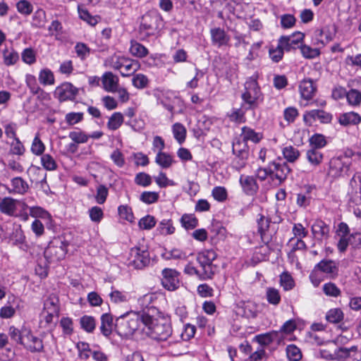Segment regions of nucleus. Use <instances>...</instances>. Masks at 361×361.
I'll use <instances>...</instances> for the list:
<instances>
[{"mask_svg": "<svg viewBox=\"0 0 361 361\" xmlns=\"http://www.w3.org/2000/svg\"><path fill=\"white\" fill-rule=\"evenodd\" d=\"M113 330V317L110 314L105 313L101 317L100 331L102 334L108 337Z\"/></svg>", "mask_w": 361, "mask_h": 361, "instance_id": "nucleus-27", "label": "nucleus"}, {"mask_svg": "<svg viewBox=\"0 0 361 361\" xmlns=\"http://www.w3.org/2000/svg\"><path fill=\"white\" fill-rule=\"evenodd\" d=\"M118 78L111 72H106L102 77L104 89L109 92H116L118 87Z\"/></svg>", "mask_w": 361, "mask_h": 361, "instance_id": "nucleus-22", "label": "nucleus"}, {"mask_svg": "<svg viewBox=\"0 0 361 361\" xmlns=\"http://www.w3.org/2000/svg\"><path fill=\"white\" fill-rule=\"evenodd\" d=\"M159 195L157 192L145 191L141 193L140 200L147 204L155 203L158 201Z\"/></svg>", "mask_w": 361, "mask_h": 361, "instance_id": "nucleus-50", "label": "nucleus"}, {"mask_svg": "<svg viewBox=\"0 0 361 361\" xmlns=\"http://www.w3.org/2000/svg\"><path fill=\"white\" fill-rule=\"evenodd\" d=\"M80 324L82 329L87 333L94 331L96 327L95 319L89 315H84L80 319Z\"/></svg>", "mask_w": 361, "mask_h": 361, "instance_id": "nucleus-40", "label": "nucleus"}, {"mask_svg": "<svg viewBox=\"0 0 361 361\" xmlns=\"http://www.w3.org/2000/svg\"><path fill=\"white\" fill-rule=\"evenodd\" d=\"M11 185L13 192L20 195L25 194L29 188L27 183L20 177L13 178L11 180Z\"/></svg>", "mask_w": 361, "mask_h": 361, "instance_id": "nucleus-38", "label": "nucleus"}, {"mask_svg": "<svg viewBox=\"0 0 361 361\" xmlns=\"http://www.w3.org/2000/svg\"><path fill=\"white\" fill-rule=\"evenodd\" d=\"M88 213L91 221L94 223H99L104 217L103 210L97 206L91 207Z\"/></svg>", "mask_w": 361, "mask_h": 361, "instance_id": "nucleus-62", "label": "nucleus"}, {"mask_svg": "<svg viewBox=\"0 0 361 361\" xmlns=\"http://www.w3.org/2000/svg\"><path fill=\"white\" fill-rule=\"evenodd\" d=\"M326 318L329 322L338 323L343 319V314L338 308L331 309L327 312Z\"/></svg>", "mask_w": 361, "mask_h": 361, "instance_id": "nucleus-54", "label": "nucleus"}, {"mask_svg": "<svg viewBox=\"0 0 361 361\" xmlns=\"http://www.w3.org/2000/svg\"><path fill=\"white\" fill-rule=\"evenodd\" d=\"M118 214L120 217L129 222L134 221V216L133 214L132 209L127 205H121L118 209Z\"/></svg>", "mask_w": 361, "mask_h": 361, "instance_id": "nucleus-61", "label": "nucleus"}, {"mask_svg": "<svg viewBox=\"0 0 361 361\" xmlns=\"http://www.w3.org/2000/svg\"><path fill=\"white\" fill-rule=\"evenodd\" d=\"M241 137H243L241 141L246 142L250 140L255 143L259 142L262 138V135L260 133H256L253 129L247 126L242 128Z\"/></svg>", "mask_w": 361, "mask_h": 361, "instance_id": "nucleus-31", "label": "nucleus"}, {"mask_svg": "<svg viewBox=\"0 0 361 361\" xmlns=\"http://www.w3.org/2000/svg\"><path fill=\"white\" fill-rule=\"evenodd\" d=\"M163 24V19L159 13L152 10L144 14L139 26V35L141 39L154 35Z\"/></svg>", "mask_w": 361, "mask_h": 361, "instance_id": "nucleus-3", "label": "nucleus"}, {"mask_svg": "<svg viewBox=\"0 0 361 361\" xmlns=\"http://www.w3.org/2000/svg\"><path fill=\"white\" fill-rule=\"evenodd\" d=\"M150 263L148 250L142 247H134L130 249L126 264L129 268L142 269Z\"/></svg>", "mask_w": 361, "mask_h": 361, "instance_id": "nucleus-6", "label": "nucleus"}, {"mask_svg": "<svg viewBox=\"0 0 361 361\" xmlns=\"http://www.w3.org/2000/svg\"><path fill=\"white\" fill-rule=\"evenodd\" d=\"M324 294L327 296L337 298L341 295V291L338 286L332 282L326 283L322 287Z\"/></svg>", "mask_w": 361, "mask_h": 361, "instance_id": "nucleus-44", "label": "nucleus"}, {"mask_svg": "<svg viewBox=\"0 0 361 361\" xmlns=\"http://www.w3.org/2000/svg\"><path fill=\"white\" fill-rule=\"evenodd\" d=\"M23 345L32 353L41 352L44 348L42 339L32 335L30 329H28V334L25 337Z\"/></svg>", "mask_w": 361, "mask_h": 361, "instance_id": "nucleus-20", "label": "nucleus"}, {"mask_svg": "<svg viewBox=\"0 0 361 361\" xmlns=\"http://www.w3.org/2000/svg\"><path fill=\"white\" fill-rule=\"evenodd\" d=\"M271 168V178L276 180L278 184L282 183L290 173L291 169L286 162L269 161Z\"/></svg>", "mask_w": 361, "mask_h": 361, "instance_id": "nucleus-10", "label": "nucleus"}, {"mask_svg": "<svg viewBox=\"0 0 361 361\" xmlns=\"http://www.w3.org/2000/svg\"><path fill=\"white\" fill-rule=\"evenodd\" d=\"M69 137L76 144L85 143L89 139V136L81 130L71 132Z\"/></svg>", "mask_w": 361, "mask_h": 361, "instance_id": "nucleus-60", "label": "nucleus"}, {"mask_svg": "<svg viewBox=\"0 0 361 361\" xmlns=\"http://www.w3.org/2000/svg\"><path fill=\"white\" fill-rule=\"evenodd\" d=\"M332 116L329 112L320 109H314L306 111L303 115L304 121L312 123L313 121H319L322 123H329L331 121Z\"/></svg>", "mask_w": 361, "mask_h": 361, "instance_id": "nucleus-17", "label": "nucleus"}, {"mask_svg": "<svg viewBox=\"0 0 361 361\" xmlns=\"http://www.w3.org/2000/svg\"><path fill=\"white\" fill-rule=\"evenodd\" d=\"M357 178L360 182L358 188L359 190L356 189L355 191V194L351 195L350 199L351 201L354 202L355 204H361V173H357V175H355L350 180V184L352 186V188H354V184L357 185Z\"/></svg>", "mask_w": 361, "mask_h": 361, "instance_id": "nucleus-41", "label": "nucleus"}, {"mask_svg": "<svg viewBox=\"0 0 361 361\" xmlns=\"http://www.w3.org/2000/svg\"><path fill=\"white\" fill-rule=\"evenodd\" d=\"M172 132L174 138L179 144H182L185 140L186 128L183 124L180 123H174L172 126Z\"/></svg>", "mask_w": 361, "mask_h": 361, "instance_id": "nucleus-37", "label": "nucleus"}, {"mask_svg": "<svg viewBox=\"0 0 361 361\" xmlns=\"http://www.w3.org/2000/svg\"><path fill=\"white\" fill-rule=\"evenodd\" d=\"M346 99L351 106H359L361 103V92L355 89H351L347 92Z\"/></svg>", "mask_w": 361, "mask_h": 361, "instance_id": "nucleus-47", "label": "nucleus"}, {"mask_svg": "<svg viewBox=\"0 0 361 361\" xmlns=\"http://www.w3.org/2000/svg\"><path fill=\"white\" fill-rule=\"evenodd\" d=\"M311 230L317 240H326L329 237V226L322 220H316L312 225Z\"/></svg>", "mask_w": 361, "mask_h": 361, "instance_id": "nucleus-18", "label": "nucleus"}, {"mask_svg": "<svg viewBox=\"0 0 361 361\" xmlns=\"http://www.w3.org/2000/svg\"><path fill=\"white\" fill-rule=\"evenodd\" d=\"M147 314H138L135 312H126L117 317L115 323V329L122 337L132 336L136 331H142L145 327V316Z\"/></svg>", "mask_w": 361, "mask_h": 361, "instance_id": "nucleus-1", "label": "nucleus"}, {"mask_svg": "<svg viewBox=\"0 0 361 361\" xmlns=\"http://www.w3.org/2000/svg\"><path fill=\"white\" fill-rule=\"evenodd\" d=\"M243 102L247 105L246 109H254L263 101V94L256 77L249 78L245 83V91L241 95Z\"/></svg>", "mask_w": 361, "mask_h": 361, "instance_id": "nucleus-4", "label": "nucleus"}, {"mask_svg": "<svg viewBox=\"0 0 361 361\" xmlns=\"http://www.w3.org/2000/svg\"><path fill=\"white\" fill-rule=\"evenodd\" d=\"M350 169V164L341 157H334L329 161V176L336 178L347 174Z\"/></svg>", "mask_w": 361, "mask_h": 361, "instance_id": "nucleus-12", "label": "nucleus"}, {"mask_svg": "<svg viewBox=\"0 0 361 361\" xmlns=\"http://www.w3.org/2000/svg\"><path fill=\"white\" fill-rule=\"evenodd\" d=\"M301 97L305 100H310L315 95L317 87L311 79H304L299 85Z\"/></svg>", "mask_w": 361, "mask_h": 361, "instance_id": "nucleus-21", "label": "nucleus"}, {"mask_svg": "<svg viewBox=\"0 0 361 361\" xmlns=\"http://www.w3.org/2000/svg\"><path fill=\"white\" fill-rule=\"evenodd\" d=\"M282 154L288 162L294 163L299 159L300 152L297 147L288 145L282 149Z\"/></svg>", "mask_w": 361, "mask_h": 361, "instance_id": "nucleus-28", "label": "nucleus"}, {"mask_svg": "<svg viewBox=\"0 0 361 361\" xmlns=\"http://www.w3.org/2000/svg\"><path fill=\"white\" fill-rule=\"evenodd\" d=\"M41 163L43 167L48 171H54L57 168L54 159L49 154L42 155Z\"/></svg>", "mask_w": 361, "mask_h": 361, "instance_id": "nucleus-51", "label": "nucleus"}, {"mask_svg": "<svg viewBox=\"0 0 361 361\" xmlns=\"http://www.w3.org/2000/svg\"><path fill=\"white\" fill-rule=\"evenodd\" d=\"M59 300L54 294H51L44 300V307L40 314V322L49 324L53 322L54 317H58L59 313Z\"/></svg>", "mask_w": 361, "mask_h": 361, "instance_id": "nucleus-7", "label": "nucleus"}, {"mask_svg": "<svg viewBox=\"0 0 361 361\" xmlns=\"http://www.w3.org/2000/svg\"><path fill=\"white\" fill-rule=\"evenodd\" d=\"M314 271H321L329 276L330 279H334L338 276V264L331 259H323L314 267Z\"/></svg>", "mask_w": 361, "mask_h": 361, "instance_id": "nucleus-16", "label": "nucleus"}, {"mask_svg": "<svg viewBox=\"0 0 361 361\" xmlns=\"http://www.w3.org/2000/svg\"><path fill=\"white\" fill-rule=\"evenodd\" d=\"M45 150V146L42 141L40 140L39 134L37 133L33 139L31 145V152L37 156L43 155Z\"/></svg>", "mask_w": 361, "mask_h": 361, "instance_id": "nucleus-45", "label": "nucleus"}, {"mask_svg": "<svg viewBox=\"0 0 361 361\" xmlns=\"http://www.w3.org/2000/svg\"><path fill=\"white\" fill-rule=\"evenodd\" d=\"M360 122V115L353 111L343 113L338 116V123L343 126H355L358 125Z\"/></svg>", "mask_w": 361, "mask_h": 361, "instance_id": "nucleus-24", "label": "nucleus"}, {"mask_svg": "<svg viewBox=\"0 0 361 361\" xmlns=\"http://www.w3.org/2000/svg\"><path fill=\"white\" fill-rule=\"evenodd\" d=\"M152 182V177L144 172L138 173L135 177V183L142 187H147Z\"/></svg>", "mask_w": 361, "mask_h": 361, "instance_id": "nucleus-59", "label": "nucleus"}, {"mask_svg": "<svg viewBox=\"0 0 361 361\" xmlns=\"http://www.w3.org/2000/svg\"><path fill=\"white\" fill-rule=\"evenodd\" d=\"M303 38L304 34L300 32H298L292 35L281 36L279 39V42L280 46L285 49V51H289L292 49L300 48L302 45L301 42Z\"/></svg>", "mask_w": 361, "mask_h": 361, "instance_id": "nucleus-15", "label": "nucleus"}, {"mask_svg": "<svg viewBox=\"0 0 361 361\" xmlns=\"http://www.w3.org/2000/svg\"><path fill=\"white\" fill-rule=\"evenodd\" d=\"M139 67L140 66L137 61L126 58L120 73L123 77H128L136 72L139 69Z\"/></svg>", "mask_w": 361, "mask_h": 361, "instance_id": "nucleus-26", "label": "nucleus"}, {"mask_svg": "<svg viewBox=\"0 0 361 361\" xmlns=\"http://www.w3.org/2000/svg\"><path fill=\"white\" fill-rule=\"evenodd\" d=\"M156 219L153 216L147 215L142 219L138 222V226L140 228L144 230H150L156 225Z\"/></svg>", "mask_w": 361, "mask_h": 361, "instance_id": "nucleus-53", "label": "nucleus"}, {"mask_svg": "<svg viewBox=\"0 0 361 361\" xmlns=\"http://www.w3.org/2000/svg\"><path fill=\"white\" fill-rule=\"evenodd\" d=\"M123 123V116L120 112L114 113L109 119L107 127L109 130H116Z\"/></svg>", "mask_w": 361, "mask_h": 361, "instance_id": "nucleus-42", "label": "nucleus"}, {"mask_svg": "<svg viewBox=\"0 0 361 361\" xmlns=\"http://www.w3.org/2000/svg\"><path fill=\"white\" fill-rule=\"evenodd\" d=\"M145 325L142 331L156 341H166L172 334L171 323L165 319H154L149 314L145 316Z\"/></svg>", "mask_w": 361, "mask_h": 361, "instance_id": "nucleus-2", "label": "nucleus"}, {"mask_svg": "<svg viewBox=\"0 0 361 361\" xmlns=\"http://www.w3.org/2000/svg\"><path fill=\"white\" fill-rule=\"evenodd\" d=\"M27 328L23 326L20 329L15 326H11L8 330V334L11 338L18 343L23 345L25 337L28 334Z\"/></svg>", "mask_w": 361, "mask_h": 361, "instance_id": "nucleus-29", "label": "nucleus"}, {"mask_svg": "<svg viewBox=\"0 0 361 361\" xmlns=\"http://www.w3.org/2000/svg\"><path fill=\"white\" fill-rule=\"evenodd\" d=\"M305 157L310 166L315 169L322 163L324 154L320 150L310 148L306 151Z\"/></svg>", "mask_w": 361, "mask_h": 361, "instance_id": "nucleus-25", "label": "nucleus"}, {"mask_svg": "<svg viewBox=\"0 0 361 361\" xmlns=\"http://www.w3.org/2000/svg\"><path fill=\"white\" fill-rule=\"evenodd\" d=\"M130 52L132 55L138 58L145 57L148 54L147 49L144 45L135 41L131 42Z\"/></svg>", "mask_w": 361, "mask_h": 361, "instance_id": "nucleus-39", "label": "nucleus"}, {"mask_svg": "<svg viewBox=\"0 0 361 361\" xmlns=\"http://www.w3.org/2000/svg\"><path fill=\"white\" fill-rule=\"evenodd\" d=\"M126 59V57L114 54L110 57H109L105 61V64L106 66H110L111 68L116 69V70H120L122 68L123 63L124 60Z\"/></svg>", "mask_w": 361, "mask_h": 361, "instance_id": "nucleus-43", "label": "nucleus"}, {"mask_svg": "<svg viewBox=\"0 0 361 361\" xmlns=\"http://www.w3.org/2000/svg\"><path fill=\"white\" fill-rule=\"evenodd\" d=\"M210 33L213 44L218 47L228 44L230 37L223 29L213 28L211 29Z\"/></svg>", "mask_w": 361, "mask_h": 361, "instance_id": "nucleus-23", "label": "nucleus"}, {"mask_svg": "<svg viewBox=\"0 0 361 361\" xmlns=\"http://www.w3.org/2000/svg\"><path fill=\"white\" fill-rule=\"evenodd\" d=\"M310 148L319 150L327 145L326 137L319 133L312 135L309 140Z\"/></svg>", "mask_w": 361, "mask_h": 361, "instance_id": "nucleus-34", "label": "nucleus"}, {"mask_svg": "<svg viewBox=\"0 0 361 361\" xmlns=\"http://www.w3.org/2000/svg\"><path fill=\"white\" fill-rule=\"evenodd\" d=\"M157 231L161 235H168L173 234L176 228L171 219H163L159 222Z\"/></svg>", "mask_w": 361, "mask_h": 361, "instance_id": "nucleus-32", "label": "nucleus"}, {"mask_svg": "<svg viewBox=\"0 0 361 361\" xmlns=\"http://www.w3.org/2000/svg\"><path fill=\"white\" fill-rule=\"evenodd\" d=\"M232 152L234 156L249 157L247 143L238 139L233 142Z\"/></svg>", "mask_w": 361, "mask_h": 361, "instance_id": "nucleus-33", "label": "nucleus"}, {"mask_svg": "<svg viewBox=\"0 0 361 361\" xmlns=\"http://www.w3.org/2000/svg\"><path fill=\"white\" fill-rule=\"evenodd\" d=\"M217 255L216 252L211 250H204L197 255V260L201 268V279L203 280L210 279L214 275L216 266L213 264Z\"/></svg>", "mask_w": 361, "mask_h": 361, "instance_id": "nucleus-5", "label": "nucleus"}, {"mask_svg": "<svg viewBox=\"0 0 361 361\" xmlns=\"http://www.w3.org/2000/svg\"><path fill=\"white\" fill-rule=\"evenodd\" d=\"M155 162L161 167L167 169L172 165L173 160L169 154L158 152L155 158Z\"/></svg>", "mask_w": 361, "mask_h": 361, "instance_id": "nucleus-35", "label": "nucleus"}, {"mask_svg": "<svg viewBox=\"0 0 361 361\" xmlns=\"http://www.w3.org/2000/svg\"><path fill=\"white\" fill-rule=\"evenodd\" d=\"M78 93V89L71 82H63L54 92L55 97L61 102L73 101Z\"/></svg>", "mask_w": 361, "mask_h": 361, "instance_id": "nucleus-13", "label": "nucleus"}, {"mask_svg": "<svg viewBox=\"0 0 361 361\" xmlns=\"http://www.w3.org/2000/svg\"><path fill=\"white\" fill-rule=\"evenodd\" d=\"M277 332L272 331L264 334H259L255 336V340L261 345H268L274 341V338L276 336Z\"/></svg>", "mask_w": 361, "mask_h": 361, "instance_id": "nucleus-49", "label": "nucleus"}, {"mask_svg": "<svg viewBox=\"0 0 361 361\" xmlns=\"http://www.w3.org/2000/svg\"><path fill=\"white\" fill-rule=\"evenodd\" d=\"M27 207L25 202L10 197L0 200V212L10 216H17L18 208H20L22 211H25Z\"/></svg>", "mask_w": 361, "mask_h": 361, "instance_id": "nucleus-8", "label": "nucleus"}, {"mask_svg": "<svg viewBox=\"0 0 361 361\" xmlns=\"http://www.w3.org/2000/svg\"><path fill=\"white\" fill-rule=\"evenodd\" d=\"M181 226L186 230H191L198 225V220L194 214H185L180 218Z\"/></svg>", "mask_w": 361, "mask_h": 361, "instance_id": "nucleus-36", "label": "nucleus"}, {"mask_svg": "<svg viewBox=\"0 0 361 361\" xmlns=\"http://www.w3.org/2000/svg\"><path fill=\"white\" fill-rule=\"evenodd\" d=\"M77 56L82 60H85L90 54V49L84 43L78 42L75 46Z\"/></svg>", "mask_w": 361, "mask_h": 361, "instance_id": "nucleus-55", "label": "nucleus"}, {"mask_svg": "<svg viewBox=\"0 0 361 361\" xmlns=\"http://www.w3.org/2000/svg\"><path fill=\"white\" fill-rule=\"evenodd\" d=\"M239 181L243 190L248 195H255L259 189L256 179L252 176L241 175Z\"/></svg>", "mask_w": 361, "mask_h": 361, "instance_id": "nucleus-19", "label": "nucleus"}, {"mask_svg": "<svg viewBox=\"0 0 361 361\" xmlns=\"http://www.w3.org/2000/svg\"><path fill=\"white\" fill-rule=\"evenodd\" d=\"M66 246L62 242L58 244L50 243L44 252V257L49 262H58L66 255Z\"/></svg>", "mask_w": 361, "mask_h": 361, "instance_id": "nucleus-9", "label": "nucleus"}, {"mask_svg": "<svg viewBox=\"0 0 361 361\" xmlns=\"http://www.w3.org/2000/svg\"><path fill=\"white\" fill-rule=\"evenodd\" d=\"M284 50L285 49L280 46L279 42H278V45L276 48L272 47L269 49V54L271 61L274 63L279 62L283 56Z\"/></svg>", "mask_w": 361, "mask_h": 361, "instance_id": "nucleus-52", "label": "nucleus"}, {"mask_svg": "<svg viewBox=\"0 0 361 361\" xmlns=\"http://www.w3.org/2000/svg\"><path fill=\"white\" fill-rule=\"evenodd\" d=\"M330 358L343 361H360L361 359V353L355 345L350 348H339L334 351L333 355H330Z\"/></svg>", "mask_w": 361, "mask_h": 361, "instance_id": "nucleus-11", "label": "nucleus"}, {"mask_svg": "<svg viewBox=\"0 0 361 361\" xmlns=\"http://www.w3.org/2000/svg\"><path fill=\"white\" fill-rule=\"evenodd\" d=\"M267 301L274 305H277L281 302L279 291L274 288H268L266 291Z\"/></svg>", "mask_w": 361, "mask_h": 361, "instance_id": "nucleus-48", "label": "nucleus"}, {"mask_svg": "<svg viewBox=\"0 0 361 361\" xmlns=\"http://www.w3.org/2000/svg\"><path fill=\"white\" fill-rule=\"evenodd\" d=\"M280 283L285 290H290L295 286L293 279L286 272H283L280 276Z\"/></svg>", "mask_w": 361, "mask_h": 361, "instance_id": "nucleus-57", "label": "nucleus"}, {"mask_svg": "<svg viewBox=\"0 0 361 361\" xmlns=\"http://www.w3.org/2000/svg\"><path fill=\"white\" fill-rule=\"evenodd\" d=\"M245 111L242 109H233L228 116L231 121L244 123L245 122Z\"/></svg>", "mask_w": 361, "mask_h": 361, "instance_id": "nucleus-58", "label": "nucleus"}, {"mask_svg": "<svg viewBox=\"0 0 361 361\" xmlns=\"http://www.w3.org/2000/svg\"><path fill=\"white\" fill-rule=\"evenodd\" d=\"M161 283L168 290H175L180 286L179 273L173 269L166 268L162 271Z\"/></svg>", "mask_w": 361, "mask_h": 361, "instance_id": "nucleus-14", "label": "nucleus"}, {"mask_svg": "<svg viewBox=\"0 0 361 361\" xmlns=\"http://www.w3.org/2000/svg\"><path fill=\"white\" fill-rule=\"evenodd\" d=\"M39 80L44 85H53L54 83V74L49 69H43L39 72Z\"/></svg>", "mask_w": 361, "mask_h": 361, "instance_id": "nucleus-46", "label": "nucleus"}, {"mask_svg": "<svg viewBox=\"0 0 361 361\" xmlns=\"http://www.w3.org/2000/svg\"><path fill=\"white\" fill-rule=\"evenodd\" d=\"M258 224V232L260 233L262 240L267 244L269 242V238L267 235V231L269 228L270 220L264 216H261L257 221Z\"/></svg>", "mask_w": 361, "mask_h": 361, "instance_id": "nucleus-30", "label": "nucleus"}, {"mask_svg": "<svg viewBox=\"0 0 361 361\" xmlns=\"http://www.w3.org/2000/svg\"><path fill=\"white\" fill-rule=\"evenodd\" d=\"M148 79L147 76L143 74L139 73L133 76L132 82L134 87L137 89H143L148 85Z\"/></svg>", "mask_w": 361, "mask_h": 361, "instance_id": "nucleus-64", "label": "nucleus"}, {"mask_svg": "<svg viewBox=\"0 0 361 361\" xmlns=\"http://www.w3.org/2000/svg\"><path fill=\"white\" fill-rule=\"evenodd\" d=\"M109 194V190L104 185H99L97 188V193L95 195L96 202L102 204L105 202Z\"/></svg>", "mask_w": 361, "mask_h": 361, "instance_id": "nucleus-63", "label": "nucleus"}, {"mask_svg": "<svg viewBox=\"0 0 361 361\" xmlns=\"http://www.w3.org/2000/svg\"><path fill=\"white\" fill-rule=\"evenodd\" d=\"M286 354L290 361H299L302 357L300 350L294 345L287 347Z\"/></svg>", "mask_w": 361, "mask_h": 361, "instance_id": "nucleus-56", "label": "nucleus"}]
</instances>
